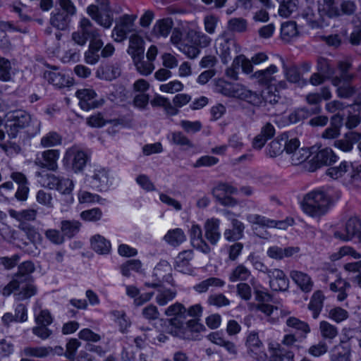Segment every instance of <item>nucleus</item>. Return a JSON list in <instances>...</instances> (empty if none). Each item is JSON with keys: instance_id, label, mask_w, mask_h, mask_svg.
Returning <instances> with one entry per match:
<instances>
[{"instance_id": "1", "label": "nucleus", "mask_w": 361, "mask_h": 361, "mask_svg": "<svg viewBox=\"0 0 361 361\" xmlns=\"http://www.w3.org/2000/svg\"><path fill=\"white\" fill-rule=\"evenodd\" d=\"M168 328L172 336L187 341H200V334L206 331V327L200 322V319H191L185 322L177 318H171Z\"/></svg>"}, {"instance_id": "2", "label": "nucleus", "mask_w": 361, "mask_h": 361, "mask_svg": "<svg viewBox=\"0 0 361 361\" xmlns=\"http://www.w3.org/2000/svg\"><path fill=\"white\" fill-rule=\"evenodd\" d=\"M330 197L323 190H313L306 194L300 202L302 211L312 217L324 214L330 205Z\"/></svg>"}, {"instance_id": "3", "label": "nucleus", "mask_w": 361, "mask_h": 361, "mask_svg": "<svg viewBox=\"0 0 361 361\" xmlns=\"http://www.w3.org/2000/svg\"><path fill=\"white\" fill-rule=\"evenodd\" d=\"M95 3L87 7V13L99 25L105 29L110 28L114 23V13L109 0H96Z\"/></svg>"}, {"instance_id": "4", "label": "nucleus", "mask_w": 361, "mask_h": 361, "mask_svg": "<svg viewBox=\"0 0 361 361\" xmlns=\"http://www.w3.org/2000/svg\"><path fill=\"white\" fill-rule=\"evenodd\" d=\"M90 159V154L81 147L74 145L66 149L63 161L74 173L82 172Z\"/></svg>"}, {"instance_id": "5", "label": "nucleus", "mask_w": 361, "mask_h": 361, "mask_svg": "<svg viewBox=\"0 0 361 361\" xmlns=\"http://www.w3.org/2000/svg\"><path fill=\"white\" fill-rule=\"evenodd\" d=\"M214 47L224 64H227L231 60V49L234 47L236 52L240 51L232 35L227 31H224L215 39Z\"/></svg>"}, {"instance_id": "6", "label": "nucleus", "mask_w": 361, "mask_h": 361, "mask_svg": "<svg viewBox=\"0 0 361 361\" xmlns=\"http://www.w3.org/2000/svg\"><path fill=\"white\" fill-rule=\"evenodd\" d=\"M31 122L30 115L24 111H16L10 114L5 124L6 133L14 138L22 129L27 127Z\"/></svg>"}, {"instance_id": "7", "label": "nucleus", "mask_w": 361, "mask_h": 361, "mask_svg": "<svg viewBox=\"0 0 361 361\" xmlns=\"http://www.w3.org/2000/svg\"><path fill=\"white\" fill-rule=\"evenodd\" d=\"M171 267L169 263L166 260L161 261L155 267L153 271V276H154L158 280V282H146L145 286L152 288L163 287V291H166V293H175L174 290H172L170 288L166 287L165 285L160 283V280L161 279L163 282L168 283L169 285L172 286V276L171 274ZM159 291H162V290H159Z\"/></svg>"}, {"instance_id": "8", "label": "nucleus", "mask_w": 361, "mask_h": 361, "mask_svg": "<svg viewBox=\"0 0 361 361\" xmlns=\"http://www.w3.org/2000/svg\"><path fill=\"white\" fill-rule=\"evenodd\" d=\"M136 18V16L124 14L117 19L111 32V37L115 42L124 41L128 35L134 31Z\"/></svg>"}, {"instance_id": "9", "label": "nucleus", "mask_w": 361, "mask_h": 361, "mask_svg": "<svg viewBox=\"0 0 361 361\" xmlns=\"http://www.w3.org/2000/svg\"><path fill=\"white\" fill-rule=\"evenodd\" d=\"M245 345L250 356L257 360H264L268 357L262 341L257 331H251L246 338Z\"/></svg>"}, {"instance_id": "10", "label": "nucleus", "mask_w": 361, "mask_h": 361, "mask_svg": "<svg viewBox=\"0 0 361 361\" xmlns=\"http://www.w3.org/2000/svg\"><path fill=\"white\" fill-rule=\"evenodd\" d=\"M60 152L58 149H47L38 153L34 163L39 168L56 171L58 169L57 161Z\"/></svg>"}, {"instance_id": "11", "label": "nucleus", "mask_w": 361, "mask_h": 361, "mask_svg": "<svg viewBox=\"0 0 361 361\" xmlns=\"http://www.w3.org/2000/svg\"><path fill=\"white\" fill-rule=\"evenodd\" d=\"M90 184L93 190L98 192L106 191L110 185L108 171L102 167L94 169L90 176Z\"/></svg>"}, {"instance_id": "12", "label": "nucleus", "mask_w": 361, "mask_h": 361, "mask_svg": "<svg viewBox=\"0 0 361 361\" xmlns=\"http://www.w3.org/2000/svg\"><path fill=\"white\" fill-rule=\"evenodd\" d=\"M75 94L79 99V105L83 110L88 111L95 109L103 104V100L97 99V94L93 90H78Z\"/></svg>"}, {"instance_id": "13", "label": "nucleus", "mask_w": 361, "mask_h": 361, "mask_svg": "<svg viewBox=\"0 0 361 361\" xmlns=\"http://www.w3.org/2000/svg\"><path fill=\"white\" fill-rule=\"evenodd\" d=\"M268 352L269 361H283L284 358H287L288 361H293V352L287 350L281 343L275 341H269Z\"/></svg>"}, {"instance_id": "14", "label": "nucleus", "mask_w": 361, "mask_h": 361, "mask_svg": "<svg viewBox=\"0 0 361 361\" xmlns=\"http://www.w3.org/2000/svg\"><path fill=\"white\" fill-rule=\"evenodd\" d=\"M316 164L307 163L309 167L305 166L310 171H314L322 165H329L336 161V156L330 148H325L319 150L314 157Z\"/></svg>"}, {"instance_id": "15", "label": "nucleus", "mask_w": 361, "mask_h": 361, "mask_svg": "<svg viewBox=\"0 0 361 361\" xmlns=\"http://www.w3.org/2000/svg\"><path fill=\"white\" fill-rule=\"evenodd\" d=\"M219 226L220 220L216 218L208 219L204 224V236L213 245H216L221 238Z\"/></svg>"}, {"instance_id": "16", "label": "nucleus", "mask_w": 361, "mask_h": 361, "mask_svg": "<svg viewBox=\"0 0 361 361\" xmlns=\"http://www.w3.org/2000/svg\"><path fill=\"white\" fill-rule=\"evenodd\" d=\"M361 231V221L357 217H350L345 224V232L336 231L334 236L343 240H349Z\"/></svg>"}, {"instance_id": "17", "label": "nucleus", "mask_w": 361, "mask_h": 361, "mask_svg": "<svg viewBox=\"0 0 361 361\" xmlns=\"http://www.w3.org/2000/svg\"><path fill=\"white\" fill-rule=\"evenodd\" d=\"M357 9L355 3L351 0H343L339 8L334 6H329L328 9V16L331 18L339 17L341 15L352 16Z\"/></svg>"}, {"instance_id": "18", "label": "nucleus", "mask_w": 361, "mask_h": 361, "mask_svg": "<svg viewBox=\"0 0 361 361\" xmlns=\"http://www.w3.org/2000/svg\"><path fill=\"white\" fill-rule=\"evenodd\" d=\"M72 18L54 8L50 13L49 24L59 30H66L69 28Z\"/></svg>"}, {"instance_id": "19", "label": "nucleus", "mask_w": 361, "mask_h": 361, "mask_svg": "<svg viewBox=\"0 0 361 361\" xmlns=\"http://www.w3.org/2000/svg\"><path fill=\"white\" fill-rule=\"evenodd\" d=\"M44 78L53 85L62 88L68 86L71 81L68 76L56 68L51 71H47L44 73Z\"/></svg>"}, {"instance_id": "20", "label": "nucleus", "mask_w": 361, "mask_h": 361, "mask_svg": "<svg viewBox=\"0 0 361 361\" xmlns=\"http://www.w3.org/2000/svg\"><path fill=\"white\" fill-rule=\"evenodd\" d=\"M185 40L192 44L197 45L199 48H206L209 47L212 39L207 34L202 31H197L193 29H190L188 31Z\"/></svg>"}, {"instance_id": "21", "label": "nucleus", "mask_w": 361, "mask_h": 361, "mask_svg": "<svg viewBox=\"0 0 361 361\" xmlns=\"http://www.w3.org/2000/svg\"><path fill=\"white\" fill-rule=\"evenodd\" d=\"M241 85L239 84H231L223 79L215 80L214 90L216 92L224 96L238 98Z\"/></svg>"}, {"instance_id": "22", "label": "nucleus", "mask_w": 361, "mask_h": 361, "mask_svg": "<svg viewBox=\"0 0 361 361\" xmlns=\"http://www.w3.org/2000/svg\"><path fill=\"white\" fill-rule=\"evenodd\" d=\"M173 26V21L171 18L159 19L154 23L152 34L157 37H167Z\"/></svg>"}, {"instance_id": "23", "label": "nucleus", "mask_w": 361, "mask_h": 361, "mask_svg": "<svg viewBox=\"0 0 361 361\" xmlns=\"http://www.w3.org/2000/svg\"><path fill=\"white\" fill-rule=\"evenodd\" d=\"M278 71V68L275 65H271L264 70L256 71L253 74L257 82L262 85H271L276 81V77L274 75Z\"/></svg>"}, {"instance_id": "24", "label": "nucleus", "mask_w": 361, "mask_h": 361, "mask_svg": "<svg viewBox=\"0 0 361 361\" xmlns=\"http://www.w3.org/2000/svg\"><path fill=\"white\" fill-rule=\"evenodd\" d=\"M331 361H351V349L349 345L340 343L330 351Z\"/></svg>"}, {"instance_id": "25", "label": "nucleus", "mask_w": 361, "mask_h": 361, "mask_svg": "<svg viewBox=\"0 0 361 361\" xmlns=\"http://www.w3.org/2000/svg\"><path fill=\"white\" fill-rule=\"evenodd\" d=\"M13 30L23 33H27V30L20 29L14 27L13 24L8 22H0V47L2 49H9L11 46V42L6 34V30Z\"/></svg>"}, {"instance_id": "26", "label": "nucleus", "mask_w": 361, "mask_h": 361, "mask_svg": "<svg viewBox=\"0 0 361 361\" xmlns=\"http://www.w3.org/2000/svg\"><path fill=\"white\" fill-rule=\"evenodd\" d=\"M78 30L89 39L95 37H101L99 30L86 17L80 18L78 22Z\"/></svg>"}, {"instance_id": "27", "label": "nucleus", "mask_w": 361, "mask_h": 361, "mask_svg": "<svg viewBox=\"0 0 361 361\" xmlns=\"http://www.w3.org/2000/svg\"><path fill=\"white\" fill-rule=\"evenodd\" d=\"M120 74V68L116 64H109L101 66L97 71V77L106 80H112L118 77Z\"/></svg>"}, {"instance_id": "28", "label": "nucleus", "mask_w": 361, "mask_h": 361, "mask_svg": "<svg viewBox=\"0 0 361 361\" xmlns=\"http://www.w3.org/2000/svg\"><path fill=\"white\" fill-rule=\"evenodd\" d=\"M225 284V282L219 278L211 277L206 280L201 281L197 284L194 289L198 293H205L207 291H214V288L222 287Z\"/></svg>"}, {"instance_id": "29", "label": "nucleus", "mask_w": 361, "mask_h": 361, "mask_svg": "<svg viewBox=\"0 0 361 361\" xmlns=\"http://www.w3.org/2000/svg\"><path fill=\"white\" fill-rule=\"evenodd\" d=\"M238 98L243 99L255 106H259L263 105L262 94L252 92L243 85L240 87Z\"/></svg>"}, {"instance_id": "30", "label": "nucleus", "mask_w": 361, "mask_h": 361, "mask_svg": "<svg viewBox=\"0 0 361 361\" xmlns=\"http://www.w3.org/2000/svg\"><path fill=\"white\" fill-rule=\"evenodd\" d=\"M164 240L170 245L176 247L186 240V235L181 228L169 230L164 236Z\"/></svg>"}, {"instance_id": "31", "label": "nucleus", "mask_w": 361, "mask_h": 361, "mask_svg": "<svg viewBox=\"0 0 361 361\" xmlns=\"http://www.w3.org/2000/svg\"><path fill=\"white\" fill-rule=\"evenodd\" d=\"M276 295H255V299L259 303L257 305V310L265 314L267 316H270L274 310V306L267 303L265 302L272 301Z\"/></svg>"}, {"instance_id": "32", "label": "nucleus", "mask_w": 361, "mask_h": 361, "mask_svg": "<svg viewBox=\"0 0 361 361\" xmlns=\"http://www.w3.org/2000/svg\"><path fill=\"white\" fill-rule=\"evenodd\" d=\"M192 258L191 250H184L179 253L176 259L175 269L182 273H187L189 271L190 262Z\"/></svg>"}, {"instance_id": "33", "label": "nucleus", "mask_w": 361, "mask_h": 361, "mask_svg": "<svg viewBox=\"0 0 361 361\" xmlns=\"http://www.w3.org/2000/svg\"><path fill=\"white\" fill-rule=\"evenodd\" d=\"M8 214L11 217L21 223L35 221L37 212L33 209H23L19 212L11 209L8 210Z\"/></svg>"}, {"instance_id": "34", "label": "nucleus", "mask_w": 361, "mask_h": 361, "mask_svg": "<svg viewBox=\"0 0 361 361\" xmlns=\"http://www.w3.org/2000/svg\"><path fill=\"white\" fill-rule=\"evenodd\" d=\"M92 248L97 253L108 254L111 250V243L104 237L95 235L91 238Z\"/></svg>"}, {"instance_id": "35", "label": "nucleus", "mask_w": 361, "mask_h": 361, "mask_svg": "<svg viewBox=\"0 0 361 361\" xmlns=\"http://www.w3.org/2000/svg\"><path fill=\"white\" fill-rule=\"evenodd\" d=\"M53 352L50 346H27L23 349V354L27 357L44 358L49 356Z\"/></svg>"}, {"instance_id": "36", "label": "nucleus", "mask_w": 361, "mask_h": 361, "mask_svg": "<svg viewBox=\"0 0 361 361\" xmlns=\"http://www.w3.org/2000/svg\"><path fill=\"white\" fill-rule=\"evenodd\" d=\"M142 264L139 259H130L121 265V271L123 276L129 277L132 272L142 273Z\"/></svg>"}, {"instance_id": "37", "label": "nucleus", "mask_w": 361, "mask_h": 361, "mask_svg": "<svg viewBox=\"0 0 361 361\" xmlns=\"http://www.w3.org/2000/svg\"><path fill=\"white\" fill-rule=\"evenodd\" d=\"M81 224L78 221L64 220L61 222V231L64 237L73 238L80 231Z\"/></svg>"}, {"instance_id": "38", "label": "nucleus", "mask_w": 361, "mask_h": 361, "mask_svg": "<svg viewBox=\"0 0 361 361\" xmlns=\"http://www.w3.org/2000/svg\"><path fill=\"white\" fill-rule=\"evenodd\" d=\"M251 276V271L244 264H240L233 269L228 278L231 281H246Z\"/></svg>"}, {"instance_id": "39", "label": "nucleus", "mask_w": 361, "mask_h": 361, "mask_svg": "<svg viewBox=\"0 0 361 361\" xmlns=\"http://www.w3.org/2000/svg\"><path fill=\"white\" fill-rule=\"evenodd\" d=\"M36 176L38 177L37 181L41 186L51 190H54L56 187L59 176L50 173H42L41 172H37Z\"/></svg>"}, {"instance_id": "40", "label": "nucleus", "mask_w": 361, "mask_h": 361, "mask_svg": "<svg viewBox=\"0 0 361 361\" xmlns=\"http://www.w3.org/2000/svg\"><path fill=\"white\" fill-rule=\"evenodd\" d=\"M293 250L290 247L282 248L278 246H272L267 250V253L272 259H281L284 257H290L293 255Z\"/></svg>"}, {"instance_id": "41", "label": "nucleus", "mask_w": 361, "mask_h": 361, "mask_svg": "<svg viewBox=\"0 0 361 361\" xmlns=\"http://www.w3.org/2000/svg\"><path fill=\"white\" fill-rule=\"evenodd\" d=\"M55 8L71 18H73L77 13V8L72 0H57Z\"/></svg>"}, {"instance_id": "42", "label": "nucleus", "mask_w": 361, "mask_h": 361, "mask_svg": "<svg viewBox=\"0 0 361 361\" xmlns=\"http://www.w3.org/2000/svg\"><path fill=\"white\" fill-rule=\"evenodd\" d=\"M78 201L80 203L97 202L102 205L106 202V199L102 198L99 195L93 194L85 190H81L78 192Z\"/></svg>"}, {"instance_id": "43", "label": "nucleus", "mask_w": 361, "mask_h": 361, "mask_svg": "<svg viewBox=\"0 0 361 361\" xmlns=\"http://www.w3.org/2000/svg\"><path fill=\"white\" fill-rule=\"evenodd\" d=\"M319 330L322 336L325 339L332 340L338 334L337 328L326 321H322L319 324Z\"/></svg>"}, {"instance_id": "44", "label": "nucleus", "mask_w": 361, "mask_h": 361, "mask_svg": "<svg viewBox=\"0 0 361 361\" xmlns=\"http://www.w3.org/2000/svg\"><path fill=\"white\" fill-rule=\"evenodd\" d=\"M186 309L181 303H176L170 305L166 310V314L172 318H177L180 321L185 319Z\"/></svg>"}, {"instance_id": "45", "label": "nucleus", "mask_w": 361, "mask_h": 361, "mask_svg": "<svg viewBox=\"0 0 361 361\" xmlns=\"http://www.w3.org/2000/svg\"><path fill=\"white\" fill-rule=\"evenodd\" d=\"M246 220L252 226L257 225L262 228H269L271 219L257 214H248L246 215Z\"/></svg>"}, {"instance_id": "46", "label": "nucleus", "mask_w": 361, "mask_h": 361, "mask_svg": "<svg viewBox=\"0 0 361 361\" xmlns=\"http://www.w3.org/2000/svg\"><path fill=\"white\" fill-rule=\"evenodd\" d=\"M295 282L303 292H310L312 290V281L310 278L302 272L295 273Z\"/></svg>"}, {"instance_id": "47", "label": "nucleus", "mask_w": 361, "mask_h": 361, "mask_svg": "<svg viewBox=\"0 0 361 361\" xmlns=\"http://www.w3.org/2000/svg\"><path fill=\"white\" fill-rule=\"evenodd\" d=\"M310 331L309 325L295 318V342L302 341Z\"/></svg>"}, {"instance_id": "48", "label": "nucleus", "mask_w": 361, "mask_h": 361, "mask_svg": "<svg viewBox=\"0 0 361 361\" xmlns=\"http://www.w3.org/2000/svg\"><path fill=\"white\" fill-rule=\"evenodd\" d=\"M41 145L44 147H51L61 143V137L56 132H49L41 139Z\"/></svg>"}, {"instance_id": "49", "label": "nucleus", "mask_w": 361, "mask_h": 361, "mask_svg": "<svg viewBox=\"0 0 361 361\" xmlns=\"http://www.w3.org/2000/svg\"><path fill=\"white\" fill-rule=\"evenodd\" d=\"M250 283H240L237 286L238 293H262L261 290H259V285L255 279L252 278L250 281Z\"/></svg>"}, {"instance_id": "50", "label": "nucleus", "mask_w": 361, "mask_h": 361, "mask_svg": "<svg viewBox=\"0 0 361 361\" xmlns=\"http://www.w3.org/2000/svg\"><path fill=\"white\" fill-rule=\"evenodd\" d=\"M349 166L346 161H343L338 166L329 168L326 173L333 179H338L341 178L348 171Z\"/></svg>"}, {"instance_id": "51", "label": "nucleus", "mask_w": 361, "mask_h": 361, "mask_svg": "<svg viewBox=\"0 0 361 361\" xmlns=\"http://www.w3.org/2000/svg\"><path fill=\"white\" fill-rule=\"evenodd\" d=\"M80 345V341L76 338H71L68 341L66 345V351L63 355L70 360H74L78 348Z\"/></svg>"}, {"instance_id": "52", "label": "nucleus", "mask_w": 361, "mask_h": 361, "mask_svg": "<svg viewBox=\"0 0 361 361\" xmlns=\"http://www.w3.org/2000/svg\"><path fill=\"white\" fill-rule=\"evenodd\" d=\"M322 295H313L309 304V309L313 312V317L317 319L323 307Z\"/></svg>"}, {"instance_id": "53", "label": "nucleus", "mask_w": 361, "mask_h": 361, "mask_svg": "<svg viewBox=\"0 0 361 361\" xmlns=\"http://www.w3.org/2000/svg\"><path fill=\"white\" fill-rule=\"evenodd\" d=\"M73 186V183L71 179L63 177H58V181L55 189L62 194L69 195L72 192Z\"/></svg>"}, {"instance_id": "54", "label": "nucleus", "mask_w": 361, "mask_h": 361, "mask_svg": "<svg viewBox=\"0 0 361 361\" xmlns=\"http://www.w3.org/2000/svg\"><path fill=\"white\" fill-rule=\"evenodd\" d=\"M299 141L295 139V157L297 164L304 163L311 155V152L308 148H299Z\"/></svg>"}, {"instance_id": "55", "label": "nucleus", "mask_w": 361, "mask_h": 361, "mask_svg": "<svg viewBox=\"0 0 361 361\" xmlns=\"http://www.w3.org/2000/svg\"><path fill=\"white\" fill-rule=\"evenodd\" d=\"M11 79V62L5 59L0 57V80L3 81H9Z\"/></svg>"}, {"instance_id": "56", "label": "nucleus", "mask_w": 361, "mask_h": 361, "mask_svg": "<svg viewBox=\"0 0 361 361\" xmlns=\"http://www.w3.org/2000/svg\"><path fill=\"white\" fill-rule=\"evenodd\" d=\"M78 338L80 340L93 343L99 342L101 340V336L89 328L82 329L78 333Z\"/></svg>"}, {"instance_id": "57", "label": "nucleus", "mask_w": 361, "mask_h": 361, "mask_svg": "<svg viewBox=\"0 0 361 361\" xmlns=\"http://www.w3.org/2000/svg\"><path fill=\"white\" fill-rule=\"evenodd\" d=\"M281 37L283 42H290L293 37V22L287 21L282 23L281 27Z\"/></svg>"}, {"instance_id": "58", "label": "nucleus", "mask_w": 361, "mask_h": 361, "mask_svg": "<svg viewBox=\"0 0 361 361\" xmlns=\"http://www.w3.org/2000/svg\"><path fill=\"white\" fill-rule=\"evenodd\" d=\"M115 317L116 322L119 326L120 331L126 333L128 328L130 327V323L128 321L127 316L124 312L116 310L113 312Z\"/></svg>"}, {"instance_id": "59", "label": "nucleus", "mask_w": 361, "mask_h": 361, "mask_svg": "<svg viewBox=\"0 0 361 361\" xmlns=\"http://www.w3.org/2000/svg\"><path fill=\"white\" fill-rule=\"evenodd\" d=\"M252 62L251 60L247 59L245 56L239 55L233 59V65L240 66L245 73H250L253 71Z\"/></svg>"}, {"instance_id": "60", "label": "nucleus", "mask_w": 361, "mask_h": 361, "mask_svg": "<svg viewBox=\"0 0 361 361\" xmlns=\"http://www.w3.org/2000/svg\"><path fill=\"white\" fill-rule=\"evenodd\" d=\"M237 192V188L233 185L228 183H220L213 189L212 194L214 196L215 195H231L236 194Z\"/></svg>"}, {"instance_id": "61", "label": "nucleus", "mask_w": 361, "mask_h": 361, "mask_svg": "<svg viewBox=\"0 0 361 361\" xmlns=\"http://www.w3.org/2000/svg\"><path fill=\"white\" fill-rule=\"evenodd\" d=\"M171 142L180 146L192 147L190 140L181 132H173L170 135Z\"/></svg>"}, {"instance_id": "62", "label": "nucleus", "mask_w": 361, "mask_h": 361, "mask_svg": "<svg viewBox=\"0 0 361 361\" xmlns=\"http://www.w3.org/2000/svg\"><path fill=\"white\" fill-rule=\"evenodd\" d=\"M246 20L240 18H231L228 22V28L233 32H242L246 30Z\"/></svg>"}, {"instance_id": "63", "label": "nucleus", "mask_w": 361, "mask_h": 361, "mask_svg": "<svg viewBox=\"0 0 361 361\" xmlns=\"http://www.w3.org/2000/svg\"><path fill=\"white\" fill-rule=\"evenodd\" d=\"M45 237L55 245L63 243L65 237L59 231L56 229H48L44 233Z\"/></svg>"}, {"instance_id": "64", "label": "nucleus", "mask_w": 361, "mask_h": 361, "mask_svg": "<svg viewBox=\"0 0 361 361\" xmlns=\"http://www.w3.org/2000/svg\"><path fill=\"white\" fill-rule=\"evenodd\" d=\"M218 23V17L214 15L206 16L204 18V30L209 35L214 34L216 32Z\"/></svg>"}]
</instances>
